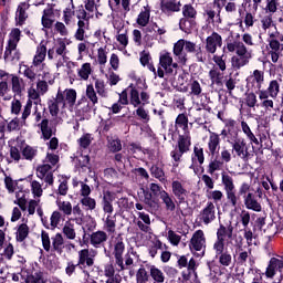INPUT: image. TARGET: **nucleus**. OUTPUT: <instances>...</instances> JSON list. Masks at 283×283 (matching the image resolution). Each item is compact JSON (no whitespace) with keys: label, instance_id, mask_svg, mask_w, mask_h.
I'll return each mask as SVG.
<instances>
[{"label":"nucleus","instance_id":"f257e3e1","mask_svg":"<svg viewBox=\"0 0 283 283\" xmlns=\"http://www.w3.org/2000/svg\"><path fill=\"white\" fill-rule=\"evenodd\" d=\"M74 105H76V90H59L55 98L49 102V111L51 116L59 117L57 123H61V120L67 116V114H65V109L72 112V109H74Z\"/></svg>","mask_w":283,"mask_h":283},{"label":"nucleus","instance_id":"f03ea898","mask_svg":"<svg viewBox=\"0 0 283 283\" xmlns=\"http://www.w3.org/2000/svg\"><path fill=\"white\" fill-rule=\"evenodd\" d=\"M130 105H149L150 95L147 93V82L144 77H135L128 86Z\"/></svg>","mask_w":283,"mask_h":283},{"label":"nucleus","instance_id":"7ed1b4c3","mask_svg":"<svg viewBox=\"0 0 283 283\" xmlns=\"http://www.w3.org/2000/svg\"><path fill=\"white\" fill-rule=\"evenodd\" d=\"M109 249L115 258V266L118 273L127 270V266H132V264H134V259L129 253L126 254V259L123 258L125 253V241L123 237L118 235L112 239Z\"/></svg>","mask_w":283,"mask_h":283},{"label":"nucleus","instance_id":"20e7f679","mask_svg":"<svg viewBox=\"0 0 283 283\" xmlns=\"http://www.w3.org/2000/svg\"><path fill=\"white\" fill-rule=\"evenodd\" d=\"M277 94H280V82L277 80L270 81L266 90H261L256 92L259 96L260 106L266 114H271V112L275 111V98H277Z\"/></svg>","mask_w":283,"mask_h":283},{"label":"nucleus","instance_id":"39448f33","mask_svg":"<svg viewBox=\"0 0 283 283\" xmlns=\"http://www.w3.org/2000/svg\"><path fill=\"white\" fill-rule=\"evenodd\" d=\"M197 48H198V45H196V43H193L191 41L178 40L174 44V50H172L175 61H177V63H180L181 65H186V63H187V53L186 52L195 53V52H197Z\"/></svg>","mask_w":283,"mask_h":283},{"label":"nucleus","instance_id":"423d86ee","mask_svg":"<svg viewBox=\"0 0 283 283\" xmlns=\"http://www.w3.org/2000/svg\"><path fill=\"white\" fill-rule=\"evenodd\" d=\"M253 59V53L248 51L247 45L239 44L237 48V54L231 57V67L235 72L242 70V67L249 65V62Z\"/></svg>","mask_w":283,"mask_h":283},{"label":"nucleus","instance_id":"0eeeda50","mask_svg":"<svg viewBox=\"0 0 283 283\" xmlns=\"http://www.w3.org/2000/svg\"><path fill=\"white\" fill-rule=\"evenodd\" d=\"M207 249V238L205 237V231L197 230L193 232L190 242L189 250L197 258H203L205 251Z\"/></svg>","mask_w":283,"mask_h":283},{"label":"nucleus","instance_id":"6e6552de","mask_svg":"<svg viewBox=\"0 0 283 283\" xmlns=\"http://www.w3.org/2000/svg\"><path fill=\"white\" fill-rule=\"evenodd\" d=\"M222 185L224 187L227 200L234 209L240 202V197L235 193V184H233V177L227 174H222Z\"/></svg>","mask_w":283,"mask_h":283},{"label":"nucleus","instance_id":"1a4fd4ad","mask_svg":"<svg viewBox=\"0 0 283 283\" xmlns=\"http://www.w3.org/2000/svg\"><path fill=\"white\" fill-rule=\"evenodd\" d=\"M220 136H222V138L227 140L229 145L242 139L240 138V127H238V123L234 119L227 120L226 127L221 130Z\"/></svg>","mask_w":283,"mask_h":283},{"label":"nucleus","instance_id":"9d476101","mask_svg":"<svg viewBox=\"0 0 283 283\" xmlns=\"http://www.w3.org/2000/svg\"><path fill=\"white\" fill-rule=\"evenodd\" d=\"M66 54L67 45L64 41H60L54 49H50L48 51V59H50V61H57L56 66L61 67L63 65V61H65Z\"/></svg>","mask_w":283,"mask_h":283},{"label":"nucleus","instance_id":"9b49d317","mask_svg":"<svg viewBox=\"0 0 283 283\" xmlns=\"http://www.w3.org/2000/svg\"><path fill=\"white\" fill-rule=\"evenodd\" d=\"M29 99L23 108L22 118L23 120H28L29 116L32 114V103L35 105H41V93L36 91L33 86H31L28 91Z\"/></svg>","mask_w":283,"mask_h":283},{"label":"nucleus","instance_id":"f8f14e48","mask_svg":"<svg viewBox=\"0 0 283 283\" xmlns=\"http://www.w3.org/2000/svg\"><path fill=\"white\" fill-rule=\"evenodd\" d=\"M247 87L249 90H255L256 92H262V85H264V71L254 70L247 77Z\"/></svg>","mask_w":283,"mask_h":283},{"label":"nucleus","instance_id":"ddd939ff","mask_svg":"<svg viewBox=\"0 0 283 283\" xmlns=\"http://www.w3.org/2000/svg\"><path fill=\"white\" fill-rule=\"evenodd\" d=\"M159 65L165 70L166 74H174V70L178 69L177 62H174L171 53L163 51L159 55Z\"/></svg>","mask_w":283,"mask_h":283},{"label":"nucleus","instance_id":"4468645a","mask_svg":"<svg viewBox=\"0 0 283 283\" xmlns=\"http://www.w3.org/2000/svg\"><path fill=\"white\" fill-rule=\"evenodd\" d=\"M230 145L234 156H238V158H241V160H247V158H249V146H247L244 138H241Z\"/></svg>","mask_w":283,"mask_h":283},{"label":"nucleus","instance_id":"2eb2a0df","mask_svg":"<svg viewBox=\"0 0 283 283\" xmlns=\"http://www.w3.org/2000/svg\"><path fill=\"white\" fill-rule=\"evenodd\" d=\"M191 166L190 169L198 174V166L205 165V149L200 145L193 147V153L191 155Z\"/></svg>","mask_w":283,"mask_h":283},{"label":"nucleus","instance_id":"dca6fc26","mask_svg":"<svg viewBox=\"0 0 283 283\" xmlns=\"http://www.w3.org/2000/svg\"><path fill=\"white\" fill-rule=\"evenodd\" d=\"M218 48H222V35L213 32L206 39V51L209 54H216Z\"/></svg>","mask_w":283,"mask_h":283},{"label":"nucleus","instance_id":"f3484780","mask_svg":"<svg viewBox=\"0 0 283 283\" xmlns=\"http://www.w3.org/2000/svg\"><path fill=\"white\" fill-rule=\"evenodd\" d=\"M21 41V30L13 29L9 34L8 46L6 49V57L12 60V52L17 48V44Z\"/></svg>","mask_w":283,"mask_h":283},{"label":"nucleus","instance_id":"a211bd4d","mask_svg":"<svg viewBox=\"0 0 283 283\" xmlns=\"http://www.w3.org/2000/svg\"><path fill=\"white\" fill-rule=\"evenodd\" d=\"M36 176L48 185L54 184V175L52 174V166L50 164L41 165L36 168Z\"/></svg>","mask_w":283,"mask_h":283},{"label":"nucleus","instance_id":"6ab92c4d","mask_svg":"<svg viewBox=\"0 0 283 283\" xmlns=\"http://www.w3.org/2000/svg\"><path fill=\"white\" fill-rule=\"evenodd\" d=\"M182 4L178 0H163L160 2V9L167 17L174 14V12H180Z\"/></svg>","mask_w":283,"mask_h":283},{"label":"nucleus","instance_id":"aec40b11","mask_svg":"<svg viewBox=\"0 0 283 283\" xmlns=\"http://www.w3.org/2000/svg\"><path fill=\"white\" fill-rule=\"evenodd\" d=\"M201 220L203 224H211L213 220H216V205L213 202L209 201L207 206L201 211Z\"/></svg>","mask_w":283,"mask_h":283},{"label":"nucleus","instance_id":"412c9836","mask_svg":"<svg viewBox=\"0 0 283 283\" xmlns=\"http://www.w3.org/2000/svg\"><path fill=\"white\" fill-rule=\"evenodd\" d=\"M151 19V7L149 4L142 8L139 14L137 15L136 23L140 28H147Z\"/></svg>","mask_w":283,"mask_h":283},{"label":"nucleus","instance_id":"4be33fe9","mask_svg":"<svg viewBox=\"0 0 283 283\" xmlns=\"http://www.w3.org/2000/svg\"><path fill=\"white\" fill-rule=\"evenodd\" d=\"M282 269H283V260L277 259V258H272L266 268L265 276L266 277H275V273H277V271H280V273H282Z\"/></svg>","mask_w":283,"mask_h":283},{"label":"nucleus","instance_id":"5701e85b","mask_svg":"<svg viewBox=\"0 0 283 283\" xmlns=\"http://www.w3.org/2000/svg\"><path fill=\"white\" fill-rule=\"evenodd\" d=\"M112 202H114V195H112V192L109 191L104 192L103 199H102V209H103L104 216H113L114 205Z\"/></svg>","mask_w":283,"mask_h":283},{"label":"nucleus","instance_id":"b1692460","mask_svg":"<svg viewBox=\"0 0 283 283\" xmlns=\"http://www.w3.org/2000/svg\"><path fill=\"white\" fill-rule=\"evenodd\" d=\"M172 193L177 198L179 202H185L187 200V196H189V191L185 189V186L178 180L172 181Z\"/></svg>","mask_w":283,"mask_h":283},{"label":"nucleus","instance_id":"393cba45","mask_svg":"<svg viewBox=\"0 0 283 283\" xmlns=\"http://www.w3.org/2000/svg\"><path fill=\"white\" fill-rule=\"evenodd\" d=\"M103 229L106 233H116V214H104L102 218Z\"/></svg>","mask_w":283,"mask_h":283},{"label":"nucleus","instance_id":"a878e982","mask_svg":"<svg viewBox=\"0 0 283 283\" xmlns=\"http://www.w3.org/2000/svg\"><path fill=\"white\" fill-rule=\"evenodd\" d=\"M94 266V252L87 249L78 252V266Z\"/></svg>","mask_w":283,"mask_h":283},{"label":"nucleus","instance_id":"bb28decb","mask_svg":"<svg viewBox=\"0 0 283 283\" xmlns=\"http://www.w3.org/2000/svg\"><path fill=\"white\" fill-rule=\"evenodd\" d=\"M137 216L139 220L137 221V227L143 231L144 233H151V219L149 218V214L145 212H137Z\"/></svg>","mask_w":283,"mask_h":283},{"label":"nucleus","instance_id":"cd10ccee","mask_svg":"<svg viewBox=\"0 0 283 283\" xmlns=\"http://www.w3.org/2000/svg\"><path fill=\"white\" fill-rule=\"evenodd\" d=\"M243 202L245 205V208L250 211H255L256 213H260V211H262V205L255 200V196H253V192H249L248 196L244 197Z\"/></svg>","mask_w":283,"mask_h":283},{"label":"nucleus","instance_id":"c85d7f7f","mask_svg":"<svg viewBox=\"0 0 283 283\" xmlns=\"http://www.w3.org/2000/svg\"><path fill=\"white\" fill-rule=\"evenodd\" d=\"M208 149L211 156H216V154L220 151V135L210 132V136L208 139Z\"/></svg>","mask_w":283,"mask_h":283},{"label":"nucleus","instance_id":"c756f323","mask_svg":"<svg viewBox=\"0 0 283 283\" xmlns=\"http://www.w3.org/2000/svg\"><path fill=\"white\" fill-rule=\"evenodd\" d=\"M261 28L268 32L269 36H271L273 32H277V28L275 27V23H273V17L271 14L261 18Z\"/></svg>","mask_w":283,"mask_h":283},{"label":"nucleus","instance_id":"7c9ffc66","mask_svg":"<svg viewBox=\"0 0 283 283\" xmlns=\"http://www.w3.org/2000/svg\"><path fill=\"white\" fill-rule=\"evenodd\" d=\"M105 242H107V232H105V230H98L91 234V244L94 245L96 249H98V247H101Z\"/></svg>","mask_w":283,"mask_h":283},{"label":"nucleus","instance_id":"2f4dec72","mask_svg":"<svg viewBox=\"0 0 283 283\" xmlns=\"http://www.w3.org/2000/svg\"><path fill=\"white\" fill-rule=\"evenodd\" d=\"M45 56H48V48H45V44L41 43L35 52V55L33 57V65L35 67H39L43 61H45Z\"/></svg>","mask_w":283,"mask_h":283},{"label":"nucleus","instance_id":"473e14b6","mask_svg":"<svg viewBox=\"0 0 283 283\" xmlns=\"http://www.w3.org/2000/svg\"><path fill=\"white\" fill-rule=\"evenodd\" d=\"M217 240L226 241L228 240L231 242L233 240V228H227L224 226H220V228L217 230Z\"/></svg>","mask_w":283,"mask_h":283},{"label":"nucleus","instance_id":"72a5a7b5","mask_svg":"<svg viewBox=\"0 0 283 283\" xmlns=\"http://www.w3.org/2000/svg\"><path fill=\"white\" fill-rule=\"evenodd\" d=\"M30 8V4L25 2H21L18 7V10L15 12V21L18 25H23L24 21L28 19V13H25V10Z\"/></svg>","mask_w":283,"mask_h":283},{"label":"nucleus","instance_id":"f704fd0d","mask_svg":"<svg viewBox=\"0 0 283 283\" xmlns=\"http://www.w3.org/2000/svg\"><path fill=\"white\" fill-rule=\"evenodd\" d=\"M160 250H163V242L158 238H154L148 242V253L150 258H156Z\"/></svg>","mask_w":283,"mask_h":283},{"label":"nucleus","instance_id":"c9c22d12","mask_svg":"<svg viewBox=\"0 0 283 283\" xmlns=\"http://www.w3.org/2000/svg\"><path fill=\"white\" fill-rule=\"evenodd\" d=\"M54 23V11L52 9H44L42 15V25L43 28L50 29Z\"/></svg>","mask_w":283,"mask_h":283},{"label":"nucleus","instance_id":"e433bc0d","mask_svg":"<svg viewBox=\"0 0 283 283\" xmlns=\"http://www.w3.org/2000/svg\"><path fill=\"white\" fill-rule=\"evenodd\" d=\"M72 220L70 219L69 221L65 222L63 227V233L67 240H75L76 239V230L74 229V223H72Z\"/></svg>","mask_w":283,"mask_h":283},{"label":"nucleus","instance_id":"4c0bfd02","mask_svg":"<svg viewBox=\"0 0 283 283\" xmlns=\"http://www.w3.org/2000/svg\"><path fill=\"white\" fill-rule=\"evenodd\" d=\"M160 200L164 202L167 211H176V201H174V198L167 191L161 192Z\"/></svg>","mask_w":283,"mask_h":283},{"label":"nucleus","instance_id":"58836bf2","mask_svg":"<svg viewBox=\"0 0 283 283\" xmlns=\"http://www.w3.org/2000/svg\"><path fill=\"white\" fill-rule=\"evenodd\" d=\"M277 36V31H272V33H270V38H269V45L271 48L270 52H282L283 48L282 44H280V41L275 40V38Z\"/></svg>","mask_w":283,"mask_h":283},{"label":"nucleus","instance_id":"ea45409f","mask_svg":"<svg viewBox=\"0 0 283 283\" xmlns=\"http://www.w3.org/2000/svg\"><path fill=\"white\" fill-rule=\"evenodd\" d=\"M91 74H92V64L91 63H84L77 70V76H80V78L82 81H87L90 78Z\"/></svg>","mask_w":283,"mask_h":283},{"label":"nucleus","instance_id":"a19ab883","mask_svg":"<svg viewBox=\"0 0 283 283\" xmlns=\"http://www.w3.org/2000/svg\"><path fill=\"white\" fill-rule=\"evenodd\" d=\"M74 163L76 167H81L82 169L88 167L90 165V155H83V153L77 151Z\"/></svg>","mask_w":283,"mask_h":283},{"label":"nucleus","instance_id":"79ce46f5","mask_svg":"<svg viewBox=\"0 0 283 283\" xmlns=\"http://www.w3.org/2000/svg\"><path fill=\"white\" fill-rule=\"evenodd\" d=\"M52 247L56 253H63L64 249V240L61 233H56L54 238H52Z\"/></svg>","mask_w":283,"mask_h":283},{"label":"nucleus","instance_id":"37998d69","mask_svg":"<svg viewBox=\"0 0 283 283\" xmlns=\"http://www.w3.org/2000/svg\"><path fill=\"white\" fill-rule=\"evenodd\" d=\"M189 147H191V137L187 135L181 136L178 142V150L181 151V154H187Z\"/></svg>","mask_w":283,"mask_h":283},{"label":"nucleus","instance_id":"c03bdc74","mask_svg":"<svg viewBox=\"0 0 283 283\" xmlns=\"http://www.w3.org/2000/svg\"><path fill=\"white\" fill-rule=\"evenodd\" d=\"M15 205L20 207L21 211L28 210V199L24 191H18L15 193Z\"/></svg>","mask_w":283,"mask_h":283},{"label":"nucleus","instance_id":"a18cd8bd","mask_svg":"<svg viewBox=\"0 0 283 283\" xmlns=\"http://www.w3.org/2000/svg\"><path fill=\"white\" fill-rule=\"evenodd\" d=\"M149 271L150 276L153 277L154 281H156V283L165 282V274L160 269L156 268V265H150Z\"/></svg>","mask_w":283,"mask_h":283},{"label":"nucleus","instance_id":"49530a36","mask_svg":"<svg viewBox=\"0 0 283 283\" xmlns=\"http://www.w3.org/2000/svg\"><path fill=\"white\" fill-rule=\"evenodd\" d=\"M85 10L90 13L88 17H94V14L98 17V0H86Z\"/></svg>","mask_w":283,"mask_h":283},{"label":"nucleus","instance_id":"de8ad7c7","mask_svg":"<svg viewBox=\"0 0 283 283\" xmlns=\"http://www.w3.org/2000/svg\"><path fill=\"white\" fill-rule=\"evenodd\" d=\"M0 98L2 101H12V94H10V86H8V82H0Z\"/></svg>","mask_w":283,"mask_h":283},{"label":"nucleus","instance_id":"09e8293b","mask_svg":"<svg viewBox=\"0 0 283 283\" xmlns=\"http://www.w3.org/2000/svg\"><path fill=\"white\" fill-rule=\"evenodd\" d=\"M23 126H25V119H23V116H22L21 119L19 118L11 119L7 125V128L9 132H17V129H21V127Z\"/></svg>","mask_w":283,"mask_h":283},{"label":"nucleus","instance_id":"8fccbe9b","mask_svg":"<svg viewBox=\"0 0 283 283\" xmlns=\"http://www.w3.org/2000/svg\"><path fill=\"white\" fill-rule=\"evenodd\" d=\"M80 202L86 211H94L96 209V199L92 197H82Z\"/></svg>","mask_w":283,"mask_h":283},{"label":"nucleus","instance_id":"3c124183","mask_svg":"<svg viewBox=\"0 0 283 283\" xmlns=\"http://www.w3.org/2000/svg\"><path fill=\"white\" fill-rule=\"evenodd\" d=\"M245 105L251 109L262 107L260 104H258V95L253 92L245 94Z\"/></svg>","mask_w":283,"mask_h":283},{"label":"nucleus","instance_id":"603ef678","mask_svg":"<svg viewBox=\"0 0 283 283\" xmlns=\"http://www.w3.org/2000/svg\"><path fill=\"white\" fill-rule=\"evenodd\" d=\"M56 205H57L59 211H63L64 216H72V202L61 201V199H57Z\"/></svg>","mask_w":283,"mask_h":283},{"label":"nucleus","instance_id":"864d4df0","mask_svg":"<svg viewBox=\"0 0 283 283\" xmlns=\"http://www.w3.org/2000/svg\"><path fill=\"white\" fill-rule=\"evenodd\" d=\"M243 23L248 30L249 28H253V25H255V12H253V7L243 17Z\"/></svg>","mask_w":283,"mask_h":283},{"label":"nucleus","instance_id":"5fc2aeb1","mask_svg":"<svg viewBox=\"0 0 283 283\" xmlns=\"http://www.w3.org/2000/svg\"><path fill=\"white\" fill-rule=\"evenodd\" d=\"M40 76H42V81H45L49 85L54 83V75H52V72L45 64H42V73H40Z\"/></svg>","mask_w":283,"mask_h":283},{"label":"nucleus","instance_id":"6e6d98bb","mask_svg":"<svg viewBox=\"0 0 283 283\" xmlns=\"http://www.w3.org/2000/svg\"><path fill=\"white\" fill-rule=\"evenodd\" d=\"M29 233H30V228L28 227V224H25V223L20 224V227L18 228V231H17L18 242H23V240H25V238H28Z\"/></svg>","mask_w":283,"mask_h":283},{"label":"nucleus","instance_id":"4d7b16f0","mask_svg":"<svg viewBox=\"0 0 283 283\" xmlns=\"http://www.w3.org/2000/svg\"><path fill=\"white\" fill-rule=\"evenodd\" d=\"M38 150L35 147L32 146H25L22 149V156L25 158V160H34L36 158Z\"/></svg>","mask_w":283,"mask_h":283},{"label":"nucleus","instance_id":"13d9d810","mask_svg":"<svg viewBox=\"0 0 283 283\" xmlns=\"http://www.w3.org/2000/svg\"><path fill=\"white\" fill-rule=\"evenodd\" d=\"M31 193L35 199L41 198V196H43V186H41V182L36 180L31 181Z\"/></svg>","mask_w":283,"mask_h":283},{"label":"nucleus","instance_id":"bf43d9fd","mask_svg":"<svg viewBox=\"0 0 283 283\" xmlns=\"http://www.w3.org/2000/svg\"><path fill=\"white\" fill-rule=\"evenodd\" d=\"M95 90H96L98 96H102V98H107L108 93H107V88H105V81L96 80L95 81Z\"/></svg>","mask_w":283,"mask_h":283},{"label":"nucleus","instance_id":"052dcab7","mask_svg":"<svg viewBox=\"0 0 283 283\" xmlns=\"http://www.w3.org/2000/svg\"><path fill=\"white\" fill-rule=\"evenodd\" d=\"M193 21L182 18L179 21V28L182 32H186V34H189V32H191V30H193Z\"/></svg>","mask_w":283,"mask_h":283},{"label":"nucleus","instance_id":"680f3d73","mask_svg":"<svg viewBox=\"0 0 283 283\" xmlns=\"http://www.w3.org/2000/svg\"><path fill=\"white\" fill-rule=\"evenodd\" d=\"M48 119H43L40 124L42 136L44 140H50L52 138V128L48 127Z\"/></svg>","mask_w":283,"mask_h":283},{"label":"nucleus","instance_id":"e2e57ef3","mask_svg":"<svg viewBox=\"0 0 283 283\" xmlns=\"http://www.w3.org/2000/svg\"><path fill=\"white\" fill-rule=\"evenodd\" d=\"M190 87V96H200L202 94V86L200 85V82L193 80L189 83Z\"/></svg>","mask_w":283,"mask_h":283},{"label":"nucleus","instance_id":"0e129e2a","mask_svg":"<svg viewBox=\"0 0 283 283\" xmlns=\"http://www.w3.org/2000/svg\"><path fill=\"white\" fill-rule=\"evenodd\" d=\"M222 165H223V163L220 161V159L211 160L208 165V174L213 176V174H216V171H220V169H222Z\"/></svg>","mask_w":283,"mask_h":283},{"label":"nucleus","instance_id":"69168bd1","mask_svg":"<svg viewBox=\"0 0 283 283\" xmlns=\"http://www.w3.org/2000/svg\"><path fill=\"white\" fill-rule=\"evenodd\" d=\"M231 262H233V256H231V253H229V251L219 254V263L222 266H231Z\"/></svg>","mask_w":283,"mask_h":283},{"label":"nucleus","instance_id":"338daca9","mask_svg":"<svg viewBox=\"0 0 283 283\" xmlns=\"http://www.w3.org/2000/svg\"><path fill=\"white\" fill-rule=\"evenodd\" d=\"M107 46L97 50V62L99 65H105L107 63Z\"/></svg>","mask_w":283,"mask_h":283},{"label":"nucleus","instance_id":"774afa93","mask_svg":"<svg viewBox=\"0 0 283 283\" xmlns=\"http://www.w3.org/2000/svg\"><path fill=\"white\" fill-rule=\"evenodd\" d=\"M27 283H45V280H43V273L34 272L27 277Z\"/></svg>","mask_w":283,"mask_h":283}]
</instances>
